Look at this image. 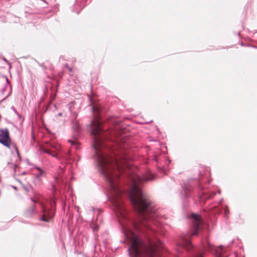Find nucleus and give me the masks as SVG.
Segmentation results:
<instances>
[{"label": "nucleus", "mask_w": 257, "mask_h": 257, "mask_svg": "<svg viewBox=\"0 0 257 257\" xmlns=\"http://www.w3.org/2000/svg\"><path fill=\"white\" fill-rule=\"evenodd\" d=\"M225 214L227 215L229 213V210H228V208H226L225 209Z\"/></svg>", "instance_id": "obj_16"}, {"label": "nucleus", "mask_w": 257, "mask_h": 257, "mask_svg": "<svg viewBox=\"0 0 257 257\" xmlns=\"http://www.w3.org/2000/svg\"><path fill=\"white\" fill-rule=\"evenodd\" d=\"M132 179L133 186L130 192L131 200L135 210L143 216L140 223L135 224V227L138 230L148 229L150 227L148 220L152 218L156 209L151 201L143 194L140 185L144 182L153 180L154 176L150 173L143 177L135 175Z\"/></svg>", "instance_id": "obj_2"}, {"label": "nucleus", "mask_w": 257, "mask_h": 257, "mask_svg": "<svg viewBox=\"0 0 257 257\" xmlns=\"http://www.w3.org/2000/svg\"><path fill=\"white\" fill-rule=\"evenodd\" d=\"M178 245L182 246L187 250L191 249L192 247V245L190 241L188 238V237H183L178 243Z\"/></svg>", "instance_id": "obj_10"}, {"label": "nucleus", "mask_w": 257, "mask_h": 257, "mask_svg": "<svg viewBox=\"0 0 257 257\" xmlns=\"http://www.w3.org/2000/svg\"><path fill=\"white\" fill-rule=\"evenodd\" d=\"M72 128H73V130H74L75 131H76L77 132H78L79 131V128H80V125H79V123L77 121H75L73 122Z\"/></svg>", "instance_id": "obj_12"}, {"label": "nucleus", "mask_w": 257, "mask_h": 257, "mask_svg": "<svg viewBox=\"0 0 257 257\" xmlns=\"http://www.w3.org/2000/svg\"><path fill=\"white\" fill-rule=\"evenodd\" d=\"M66 67L68 69V70L70 71V72H72V68L69 67L68 65V64H66L65 65Z\"/></svg>", "instance_id": "obj_15"}, {"label": "nucleus", "mask_w": 257, "mask_h": 257, "mask_svg": "<svg viewBox=\"0 0 257 257\" xmlns=\"http://www.w3.org/2000/svg\"><path fill=\"white\" fill-rule=\"evenodd\" d=\"M0 143L8 148H11L12 140L8 128L0 129Z\"/></svg>", "instance_id": "obj_7"}, {"label": "nucleus", "mask_w": 257, "mask_h": 257, "mask_svg": "<svg viewBox=\"0 0 257 257\" xmlns=\"http://www.w3.org/2000/svg\"><path fill=\"white\" fill-rule=\"evenodd\" d=\"M14 147L15 148L16 151L18 153V149L16 145H15Z\"/></svg>", "instance_id": "obj_17"}, {"label": "nucleus", "mask_w": 257, "mask_h": 257, "mask_svg": "<svg viewBox=\"0 0 257 257\" xmlns=\"http://www.w3.org/2000/svg\"><path fill=\"white\" fill-rule=\"evenodd\" d=\"M37 213L36 205L35 204H33L25 208L23 215L25 217L30 218L32 217Z\"/></svg>", "instance_id": "obj_9"}, {"label": "nucleus", "mask_w": 257, "mask_h": 257, "mask_svg": "<svg viewBox=\"0 0 257 257\" xmlns=\"http://www.w3.org/2000/svg\"><path fill=\"white\" fill-rule=\"evenodd\" d=\"M191 216L193 219V226L194 228V230L192 232L191 235L193 236L197 234L198 231L200 229L202 220L200 216L197 214H193Z\"/></svg>", "instance_id": "obj_8"}, {"label": "nucleus", "mask_w": 257, "mask_h": 257, "mask_svg": "<svg viewBox=\"0 0 257 257\" xmlns=\"http://www.w3.org/2000/svg\"><path fill=\"white\" fill-rule=\"evenodd\" d=\"M94 115L96 119L92 122V134L94 136L93 147L95 150L99 165L101 171L109 183L111 189V201L116 207V210L122 216L124 215V209L121 201L119 199L122 192L118 185L119 175L123 171L124 167H127V159H120L119 157L113 159L102 149L103 143L100 137L102 128L101 122L97 119V113L100 111V107L94 105L92 107Z\"/></svg>", "instance_id": "obj_1"}, {"label": "nucleus", "mask_w": 257, "mask_h": 257, "mask_svg": "<svg viewBox=\"0 0 257 257\" xmlns=\"http://www.w3.org/2000/svg\"><path fill=\"white\" fill-rule=\"evenodd\" d=\"M68 142L71 143V145L74 147L76 149H78L79 148V144L76 140H69Z\"/></svg>", "instance_id": "obj_11"}, {"label": "nucleus", "mask_w": 257, "mask_h": 257, "mask_svg": "<svg viewBox=\"0 0 257 257\" xmlns=\"http://www.w3.org/2000/svg\"><path fill=\"white\" fill-rule=\"evenodd\" d=\"M31 200L35 204L38 203L42 209L43 213L42 216L40 218V220L48 222L54 216V213L52 209L47 208L46 204V200L43 196L38 192H34Z\"/></svg>", "instance_id": "obj_4"}, {"label": "nucleus", "mask_w": 257, "mask_h": 257, "mask_svg": "<svg viewBox=\"0 0 257 257\" xmlns=\"http://www.w3.org/2000/svg\"><path fill=\"white\" fill-rule=\"evenodd\" d=\"M126 238L130 240L131 245L128 248L131 257H157L161 244L150 241L146 243L131 230L125 232Z\"/></svg>", "instance_id": "obj_3"}, {"label": "nucleus", "mask_w": 257, "mask_h": 257, "mask_svg": "<svg viewBox=\"0 0 257 257\" xmlns=\"http://www.w3.org/2000/svg\"><path fill=\"white\" fill-rule=\"evenodd\" d=\"M36 169L37 170V172L36 173V176L37 177L42 176L45 174L44 171L42 170L41 168H37Z\"/></svg>", "instance_id": "obj_13"}, {"label": "nucleus", "mask_w": 257, "mask_h": 257, "mask_svg": "<svg viewBox=\"0 0 257 257\" xmlns=\"http://www.w3.org/2000/svg\"><path fill=\"white\" fill-rule=\"evenodd\" d=\"M202 245L205 250L211 252L214 251V254L216 257H222L221 246L214 247V245L210 243L208 238H206L202 243Z\"/></svg>", "instance_id": "obj_6"}, {"label": "nucleus", "mask_w": 257, "mask_h": 257, "mask_svg": "<svg viewBox=\"0 0 257 257\" xmlns=\"http://www.w3.org/2000/svg\"><path fill=\"white\" fill-rule=\"evenodd\" d=\"M60 149V145L55 143L47 142L41 148V150L44 153L52 156L53 157H57L56 152Z\"/></svg>", "instance_id": "obj_5"}, {"label": "nucleus", "mask_w": 257, "mask_h": 257, "mask_svg": "<svg viewBox=\"0 0 257 257\" xmlns=\"http://www.w3.org/2000/svg\"><path fill=\"white\" fill-rule=\"evenodd\" d=\"M193 257H203V253H199L195 254Z\"/></svg>", "instance_id": "obj_14"}]
</instances>
